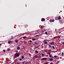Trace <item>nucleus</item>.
<instances>
[{"instance_id":"9d476101","label":"nucleus","mask_w":64,"mask_h":64,"mask_svg":"<svg viewBox=\"0 0 64 64\" xmlns=\"http://www.w3.org/2000/svg\"><path fill=\"white\" fill-rule=\"evenodd\" d=\"M30 52L32 53L33 52V50L32 49H31L30 51Z\"/></svg>"},{"instance_id":"a211bd4d","label":"nucleus","mask_w":64,"mask_h":64,"mask_svg":"<svg viewBox=\"0 0 64 64\" xmlns=\"http://www.w3.org/2000/svg\"><path fill=\"white\" fill-rule=\"evenodd\" d=\"M11 41H8V44H10V43L11 42Z\"/></svg>"},{"instance_id":"7ed1b4c3","label":"nucleus","mask_w":64,"mask_h":64,"mask_svg":"<svg viewBox=\"0 0 64 64\" xmlns=\"http://www.w3.org/2000/svg\"><path fill=\"white\" fill-rule=\"evenodd\" d=\"M59 22L60 23H64V21H63V20H59Z\"/></svg>"},{"instance_id":"f03ea898","label":"nucleus","mask_w":64,"mask_h":64,"mask_svg":"<svg viewBox=\"0 0 64 64\" xmlns=\"http://www.w3.org/2000/svg\"><path fill=\"white\" fill-rule=\"evenodd\" d=\"M38 33H39L40 32H41V34H40V36H41L42 35L44 34V30H38Z\"/></svg>"},{"instance_id":"0eeeda50","label":"nucleus","mask_w":64,"mask_h":64,"mask_svg":"<svg viewBox=\"0 0 64 64\" xmlns=\"http://www.w3.org/2000/svg\"><path fill=\"white\" fill-rule=\"evenodd\" d=\"M58 18V19H57V20H59L61 19V17H60V16H59L58 18Z\"/></svg>"},{"instance_id":"c9c22d12","label":"nucleus","mask_w":64,"mask_h":64,"mask_svg":"<svg viewBox=\"0 0 64 64\" xmlns=\"http://www.w3.org/2000/svg\"><path fill=\"white\" fill-rule=\"evenodd\" d=\"M11 38H13V36H11Z\"/></svg>"},{"instance_id":"37998d69","label":"nucleus","mask_w":64,"mask_h":64,"mask_svg":"<svg viewBox=\"0 0 64 64\" xmlns=\"http://www.w3.org/2000/svg\"><path fill=\"white\" fill-rule=\"evenodd\" d=\"M46 41V40H44V41Z\"/></svg>"},{"instance_id":"5701e85b","label":"nucleus","mask_w":64,"mask_h":64,"mask_svg":"<svg viewBox=\"0 0 64 64\" xmlns=\"http://www.w3.org/2000/svg\"><path fill=\"white\" fill-rule=\"evenodd\" d=\"M32 40H33V41H35V40H36V39H34V38H32Z\"/></svg>"},{"instance_id":"e433bc0d","label":"nucleus","mask_w":64,"mask_h":64,"mask_svg":"<svg viewBox=\"0 0 64 64\" xmlns=\"http://www.w3.org/2000/svg\"><path fill=\"white\" fill-rule=\"evenodd\" d=\"M16 52H18V51L17 50H16Z\"/></svg>"},{"instance_id":"09e8293b","label":"nucleus","mask_w":64,"mask_h":64,"mask_svg":"<svg viewBox=\"0 0 64 64\" xmlns=\"http://www.w3.org/2000/svg\"><path fill=\"white\" fill-rule=\"evenodd\" d=\"M16 61H17V59H16Z\"/></svg>"},{"instance_id":"58836bf2","label":"nucleus","mask_w":64,"mask_h":64,"mask_svg":"<svg viewBox=\"0 0 64 64\" xmlns=\"http://www.w3.org/2000/svg\"><path fill=\"white\" fill-rule=\"evenodd\" d=\"M50 64H53V63L52 62H51Z\"/></svg>"},{"instance_id":"f257e3e1","label":"nucleus","mask_w":64,"mask_h":64,"mask_svg":"<svg viewBox=\"0 0 64 64\" xmlns=\"http://www.w3.org/2000/svg\"><path fill=\"white\" fill-rule=\"evenodd\" d=\"M14 57L15 58H17L18 57H19L20 56V54L19 53H16L14 54Z\"/></svg>"},{"instance_id":"b1692460","label":"nucleus","mask_w":64,"mask_h":64,"mask_svg":"<svg viewBox=\"0 0 64 64\" xmlns=\"http://www.w3.org/2000/svg\"><path fill=\"white\" fill-rule=\"evenodd\" d=\"M41 56H42L43 57L44 56V54H42Z\"/></svg>"},{"instance_id":"aec40b11","label":"nucleus","mask_w":64,"mask_h":64,"mask_svg":"<svg viewBox=\"0 0 64 64\" xmlns=\"http://www.w3.org/2000/svg\"><path fill=\"white\" fill-rule=\"evenodd\" d=\"M35 52H36V53H38V52L37 50H36Z\"/></svg>"},{"instance_id":"6ab92c4d","label":"nucleus","mask_w":64,"mask_h":64,"mask_svg":"<svg viewBox=\"0 0 64 64\" xmlns=\"http://www.w3.org/2000/svg\"><path fill=\"white\" fill-rule=\"evenodd\" d=\"M48 46L50 47V48H51V47H52V46H51V45H50V44H49Z\"/></svg>"},{"instance_id":"4be33fe9","label":"nucleus","mask_w":64,"mask_h":64,"mask_svg":"<svg viewBox=\"0 0 64 64\" xmlns=\"http://www.w3.org/2000/svg\"><path fill=\"white\" fill-rule=\"evenodd\" d=\"M52 47L53 48L54 50L55 49V48L54 47V46H52Z\"/></svg>"},{"instance_id":"a878e982","label":"nucleus","mask_w":64,"mask_h":64,"mask_svg":"<svg viewBox=\"0 0 64 64\" xmlns=\"http://www.w3.org/2000/svg\"><path fill=\"white\" fill-rule=\"evenodd\" d=\"M7 50H8V51H10V49L9 48L7 49Z\"/></svg>"},{"instance_id":"79ce46f5","label":"nucleus","mask_w":64,"mask_h":64,"mask_svg":"<svg viewBox=\"0 0 64 64\" xmlns=\"http://www.w3.org/2000/svg\"><path fill=\"white\" fill-rule=\"evenodd\" d=\"M23 62H24V63H26V62H25V61H24Z\"/></svg>"},{"instance_id":"4468645a","label":"nucleus","mask_w":64,"mask_h":64,"mask_svg":"<svg viewBox=\"0 0 64 64\" xmlns=\"http://www.w3.org/2000/svg\"><path fill=\"white\" fill-rule=\"evenodd\" d=\"M50 44L52 45H54V42H52L50 43Z\"/></svg>"},{"instance_id":"f8f14e48","label":"nucleus","mask_w":64,"mask_h":64,"mask_svg":"<svg viewBox=\"0 0 64 64\" xmlns=\"http://www.w3.org/2000/svg\"><path fill=\"white\" fill-rule=\"evenodd\" d=\"M54 58H56L57 57H58V56H54Z\"/></svg>"},{"instance_id":"4c0bfd02","label":"nucleus","mask_w":64,"mask_h":64,"mask_svg":"<svg viewBox=\"0 0 64 64\" xmlns=\"http://www.w3.org/2000/svg\"><path fill=\"white\" fill-rule=\"evenodd\" d=\"M3 51H4V52H5V50H3Z\"/></svg>"},{"instance_id":"423d86ee","label":"nucleus","mask_w":64,"mask_h":64,"mask_svg":"<svg viewBox=\"0 0 64 64\" xmlns=\"http://www.w3.org/2000/svg\"><path fill=\"white\" fill-rule=\"evenodd\" d=\"M38 57V56L37 55H36L35 56L34 58H37Z\"/></svg>"},{"instance_id":"9b49d317","label":"nucleus","mask_w":64,"mask_h":64,"mask_svg":"<svg viewBox=\"0 0 64 64\" xmlns=\"http://www.w3.org/2000/svg\"><path fill=\"white\" fill-rule=\"evenodd\" d=\"M44 43L46 44H48V42L47 41L45 42H44Z\"/></svg>"},{"instance_id":"de8ad7c7","label":"nucleus","mask_w":64,"mask_h":64,"mask_svg":"<svg viewBox=\"0 0 64 64\" xmlns=\"http://www.w3.org/2000/svg\"><path fill=\"white\" fill-rule=\"evenodd\" d=\"M16 34V35H17L18 34V33H17Z\"/></svg>"},{"instance_id":"f704fd0d","label":"nucleus","mask_w":64,"mask_h":64,"mask_svg":"<svg viewBox=\"0 0 64 64\" xmlns=\"http://www.w3.org/2000/svg\"><path fill=\"white\" fill-rule=\"evenodd\" d=\"M62 56H63V55H63V52H62Z\"/></svg>"},{"instance_id":"72a5a7b5","label":"nucleus","mask_w":64,"mask_h":64,"mask_svg":"<svg viewBox=\"0 0 64 64\" xmlns=\"http://www.w3.org/2000/svg\"><path fill=\"white\" fill-rule=\"evenodd\" d=\"M20 61H22V59L21 58H20V59H18Z\"/></svg>"},{"instance_id":"1a4fd4ad","label":"nucleus","mask_w":64,"mask_h":64,"mask_svg":"<svg viewBox=\"0 0 64 64\" xmlns=\"http://www.w3.org/2000/svg\"><path fill=\"white\" fill-rule=\"evenodd\" d=\"M45 19L44 18H42L41 19L42 21H45Z\"/></svg>"},{"instance_id":"cd10ccee","label":"nucleus","mask_w":64,"mask_h":64,"mask_svg":"<svg viewBox=\"0 0 64 64\" xmlns=\"http://www.w3.org/2000/svg\"><path fill=\"white\" fill-rule=\"evenodd\" d=\"M23 38H24V39H26V37L24 36L23 37Z\"/></svg>"},{"instance_id":"a18cd8bd","label":"nucleus","mask_w":64,"mask_h":64,"mask_svg":"<svg viewBox=\"0 0 64 64\" xmlns=\"http://www.w3.org/2000/svg\"><path fill=\"white\" fill-rule=\"evenodd\" d=\"M25 64H28L27 63H25Z\"/></svg>"},{"instance_id":"ea45409f","label":"nucleus","mask_w":64,"mask_h":64,"mask_svg":"<svg viewBox=\"0 0 64 64\" xmlns=\"http://www.w3.org/2000/svg\"><path fill=\"white\" fill-rule=\"evenodd\" d=\"M26 32L27 33V32H28V31L26 30Z\"/></svg>"},{"instance_id":"c03bdc74","label":"nucleus","mask_w":64,"mask_h":64,"mask_svg":"<svg viewBox=\"0 0 64 64\" xmlns=\"http://www.w3.org/2000/svg\"><path fill=\"white\" fill-rule=\"evenodd\" d=\"M19 36V35H16V36Z\"/></svg>"},{"instance_id":"393cba45","label":"nucleus","mask_w":64,"mask_h":64,"mask_svg":"<svg viewBox=\"0 0 64 64\" xmlns=\"http://www.w3.org/2000/svg\"><path fill=\"white\" fill-rule=\"evenodd\" d=\"M50 22H52V19H50Z\"/></svg>"},{"instance_id":"c85d7f7f","label":"nucleus","mask_w":64,"mask_h":64,"mask_svg":"<svg viewBox=\"0 0 64 64\" xmlns=\"http://www.w3.org/2000/svg\"><path fill=\"white\" fill-rule=\"evenodd\" d=\"M34 43H35V44H37V43H38V42H35Z\"/></svg>"},{"instance_id":"c756f323","label":"nucleus","mask_w":64,"mask_h":64,"mask_svg":"<svg viewBox=\"0 0 64 64\" xmlns=\"http://www.w3.org/2000/svg\"><path fill=\"white\" fill-rule=\"evenodd\" d=\"M57 38V36H56L54 38V39H55Z\"/></svg>"},{"instance_id":"7c9ffc66","label":"nucleus","mask_w":64,"mask_h":64,"mask_svg":"<svg viewBox=\"0 0 64 64\" xmlns=\"http://www.w3.org/2000/svg\"><path fill=\"white\" fill-rule=\"evenodd\" d=\"M29 41H30V43H32V41L31 40H29Z\"/></svg>"},{"instance_id":"bb28decb","label":"nucleus","mask_w":64,"mask_h":64,"mask_svg":"<svg viewBox=\"0 0 64 64\" xmlns=\"http://www.w3.org/2000/svg\"><path fill=\"white\" fill-rule=\"evenodd\" d=\"M52 22H54V20L53 19H52Z\"/></svg>"},{"instance_id":"20e7f679","label":"nucleus","mask_w":64,"mask_h":64,"mask_svg":"<svg viewBox=\"0 0 64 64\" xmlns=\"http://www.w3.org/2000/svg\"><path fill=\"white\" fill-rule=\"evenodd\" d=\"M47 59V58H42L41 60H46V59Z\"/></svg>"},{"instance_id":"a19ab883","label":"nucleus","mask_w":64,"mask_h":64,"mask_svg":"<svg viewBox=\"0 0 64 64\" xmlns=\"http://www.w3.org/2000/svg\"><path fill=\"white\" fill-rule=\"evenodd\" d=\"M62 44H64V42H62Z\"/></svg>"},{"instance_id":"49530a36","label":"nucleus","mask_w":64,"mask_h":64,"mask_svg":"<svg viewBox=\"0 0 64 64\" xmlns=\"http://www.w3.org/2000/svg\"><path fill=\"white\" fill-rule=\"evenodd\" d=\"M37 50H40V49H39L38 48V49H37Z\"/></svg>"},{"instance_id":"2f4dec72","label":"nucleus","mask_w":64,"mask_h":64,"mask_svg":"<svg viewBox=\"0 0 64 64\" xmlns=\"http://www.w3.org/2000/svg\"><path fill=\"white\" fill-rule=\"evenodd\" d=\"M21 57L22 58V59H23V58H24V56H21Z\"/></svg>"},{"instance_id":"f3484780","label":"nucleus","mask_w":64,"mask_h":64,"mask_svg":"<svg viewBox=\"0 0 64 64\" xmlns=\"http://www.w3.org/2000/svg\"><path fill=\"white\" fill-rule=\"evenodd\" d=\"M44 27H45V26H42V29H43V28H44Z\"/></svg>"},{"instance_id":"412c9836","label":"nucleus","mask_w":64,"mask_h":64,"mask_svg":"<svg viewBox=\"0 0 64 64\" xmlns=\"http://www.w3.org/2000/svg\"><path fill=\"white\" fill-rule=\"evenodd\" d=\"M15 42H16V43H18V40H16Z\"/></svg>"},{"instance_id":"39448f33","label":"nucleus","mask_w":64,"mask_h":64,"mask_svg":"<svg viewBox=\"0 0 64 64\" xmlns=\"http://www.w3.org/2000/svg\"><path fill=\"white\" fill-rule=\"evenodd\" d=\"M48 35H50V34H51V31H48Z\"/></svg>"},{"instance_id":"dca6fc26","label":"nucleus","mask_w":64,"mask_h":64,"mask_svg":"<svg viewBox=\"0 0 64 64\" xmlns=\"http://www.w3.org/2000/svg\"><path fill=\"white\" fill-rule=\"evenodd\" d=\"M49 57L50 58H52V57H53V56L50 55L49 56Z\"/></svg>"},{"instance_id":"473e14b6","label":"nucleus","mask_w":64,"mask_h":64,"mask_svg":"<svg viewBox=\"0 0 64 64\" xmlns=\"http://www.w3.org/2000/svg\"><path fill=\"white\" fill-rule=\"evenodd\" d=\"M16 63H16V64H20V62H16Z\"/></svg>"},{"instance_id":"3c124183","label":"nucleus","mask_w":64,"mask_h":64,"mask_svg":"<svg viewBox=\"0 0 64 64\" xmlns=\"http://www.w3.org/2000/svg\"><path fill=\"white\" fill-rule=\"evenodd\" d=\"M12 42H13V41H12Z\"/></svg>"},{"instance_id":"ddd939ff","label":"nucleus","mask_w":64,"mask_h":64,"mask_svg":"<svg viewBox=\"0 0 64 64\" xmlns=\"http://www.w3.org/2000/svg\"><path fill=\"white\" fill-rule=\"evenodd\" d=\"M45 34H46V35H48V32H45Z\"/></svg>"},{"instance_id":"2eb2a0df","label":"nucleus","mask_w":64,"mask_h":64,"mask_svg":"<svg viewBox=\"0 0 64 64\" xmlns=\"http://www.w3.org/2000/svg\"><path fill=\"white\" fill-rule=\"evenodd\" d=\"M17 49L18 50H20V47H18L17 48Z\"/></svg>"},{"instance_id":"6e6552de","label":"nucleus","mask_w":64,"mask_h":64,"mask_svg":"<svg viewBox=\"0 0 64 64\" xmlns=\"http://www.w3.org/2000/svg\"><path fill=\"white\" fill-rule=\"evenodd\" d=\"M53 59H52V58H50L49 59V61H53Z\"/></svg>"},{"instance_id":"8fccbe9b","label":"nucleus","mask_w":64,"mask_h":64,"mask_svg":"<svg viewBox=\"0 0 64 64\" xmlns=\"http://www.w3.org/2000/svg\"><path fill=\"white\" fill-rule=\"evenodd\" d=\"M1 44H0V46H1Z\"/></svg>"}]
</instances>
